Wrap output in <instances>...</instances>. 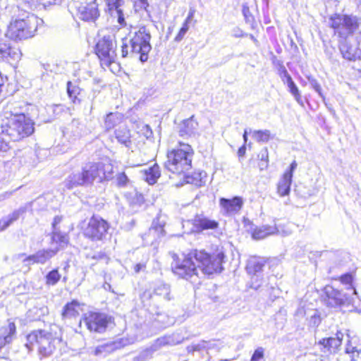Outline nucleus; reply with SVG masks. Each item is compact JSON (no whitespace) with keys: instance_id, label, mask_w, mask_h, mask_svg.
Listing matches in <instances>:
<instances>
[{"instance_id":"64","label":"nucleus","mask_w":361,"mask_h":361,"mask_svg":"<svg viewBox=\"0 0 361 361\" xmlns=\"http://www.w3.org/2000/svg\"><path fill=\"white\" fill-rule=\"evenodd\" d=\"M290 74L288 73V71L286 68H283L281 72V78L282 80H283V78H286Z\"/></svg>"},{"instance_id":"61","label":"nucleus","mask_w":361,"mask_h":361,"mask_svg":"<svg viewBox=\"0 0 361 361\" xmlns=\"http://www.w3.org/2000/svg\"><path fill=\"white\" fill-rule=\"evenodd\" d=\"M356 350V348L348 345L347 347L345 348V353L352 355L353 353L355 352Z\"/></svg>"},{"instance_id":"14","label":"nucleus","mask_w":361,"mask_h":361,"mask_svg":"<svg viewBox=\"0 0 361 361\" xmlns=\"http://www.w3.org/2000/svg\"><path fill=\"white\" fill-rule=\"evenodd\" d=\"M59 249H42L36 252L33 255H28L23 259L24 264L29 267L30 265L34 264H44L50 259L54 257Z\"/></svg>"},{"instance_id":"12","label":"nucleus","mask_w":361,"mask_h":361,"mask_svg":"<svg viewBox=\"0 0 361 361\" xmlns=\"http://www.w3.org/2000/svg\"><path fill=\"white\" fill-rule=\"evenodd\" d=\"M108 11L111 16L117 18L120 26H127L126 18L128 16V0H106Z\"/></svg>"},{"instance_id":"25","label":"nucleus","mask_w":361,"mask_h":361,"mask_svg":"<svg viewBox=\"0 0 361 361\" xmlns=\"http://www.w3.org/2000/svg\"><path fill=\"white\" fill-rule=\"evenodd\" d=\"M51 240L52 245L55 243L58 245L52 249H59V251L68 245L69 237L67 233L61 232L59 229H55L51 232Z\"/></svg>"},{"instance_id":"1","label":"nucleus","mask_w":361,"mask_h":361,"mask_svg":"<svg viewBox=\"0 0 361 361\" xmlns=\"http://www.w3.org/2000/svg\"><path fill=\"white\" fill-rule=\"evenodd\" d=\"M225 255L222 251L212 255L203 250L190 252L182 261L176 260L171 264L173 273L179 277L188 279L198 275L201 271L204 274L210 275L220 273L223 270L222 263Z\"/></svg>"},{"instance_id":"15","label":"nucleus","mask_w":361,"mask_h":361,"mask_svg":"<svg viewBox=\"0 0 361 361\" xmlns=\"http://www.w3.org/2000/svg\"><path fill=\"white\" fill-rule=\"evenodd\" d=\"M63 133L70 141H75L86 133V128L82 121L74 118L64 128Z\"/></svg>"},{"instance_id":"27","label":"nucleus","mask_w":361,"mask_h":361,"mask_svg":"<svg viewBox=\"0 0 361 361\" xmlns=\"http://www.w3.org/2000/svg\"><path fill=\"white\" fill-rule=\"evenodd\" d=\"M280 233V231L276 226H263L256 228L253 231L252 236L255 240H262L270 235Z\"/></svg>"},{"instance_id":"56","label":"nucleus","mask_w":361,"mask_h":361,"mask_svg":"<svg viewBox=\"0 0 361 361\" xmlns=\"http://www.w3.org/2000/svg\"><path fill=\"white\" fill-rule=\"evenodd\" d=\"M13 194V192H5L0 195V201L9 198Z\"/></svg>"},{"instance_id":"20","label":"nucleus","mask_w":361,"mask_h":361,"mask_svg":"<svg viewBox=\"0 0 361 361\" xmlns=\"http://www.w3.org/2000/svg\"><path fill=\"white\" fill-rule=\"evenodd\" d=\"M340 51L343 55V57L349 61H355L360 59V53L357 51V48L355 40L351 42L350 40L345 39V41L340 45Z\"/></svg>"},{"instance_id":"39","label":"nucleus","mask_w":361,"mask_h":361,"mask_svg":"<svg viewBox=\"0 0 361 361\" xmlns=\"http://www.w3.org/2000/svg\"><path fill=\"white\" fill-rule=\"evenodd\" d=\"M287 86L288 87L290 93L294 97L297 102L298 104H302L300 92L294 81L288 82V85Z\"/></svg>"},{"instance_id":"26","label":"nucleus","mask_w":361,"mask_h":361,"mask_svg":"<svg viewBox=\"0 0 361 361\" xmlns=\"http://www.w3.org/2000/svg\"><path fill=\"white\" fill-rule=\"evenodd\" d=\"M343 337V334L341 332H337L336 337L323 338L319 341V344L324 345V348H328V350L331 353H335L341 346Z\"/></svg>"},{"instance_id":"38","label":"nucleus","mask_w":361,"mask_h":361,"mask_svg":"<svg viewBox=\"0 0 361 361\" xmlns=\"http://www.w3.org/2000/svg\"><path fill=\"white\" fill-rule=\"evenodd\" d=\"M61 274L58 269H54L47 273L45 276L46 283L49 286H55L61 279Z\"/></svg>"},{"instance_id":"60","label":"nucleus","mask_w":361,"mask_h":361,"mask_svg":"<svg viewBox=\"0 0 361 361\" xmlns=\"http://www.w3.org/2000/svg\"><path fill=\"white\" fill-rule=\"evenodd\" d=\"M61 221V218L59 216H55L54 221L52 222L53 230L58 229L56 228V225L59 224Z\"/></svg>"},{"instance_id":"10","label":"nucleus","mask_w":361,"mask_h":361,"mask_svg":"<svg viewBox=\"0 0 361 361\" xmlns=\"http://www.w3.org/2000/svg\"><path fill=\"white\" fill-rule=\"evenodd\" d=\"M324 293L326 295V302L331 307H341L350 305L354 306L356 297L350 293H344L342 290L335 289L331 286H326L324 288Z\"/></svg>"},{"instance_id":"54","label":"nucleus","mask_w":361,"mask_h":361,"mask_svg":"<svg viewBox=\"0 0 361 361\" xmlns=\"http://www.w3.org/2000/svg\"><path fill=\"white\" fill-rule=\"evenodd\" d=\"M297 166H298V164L295 161H293L290 166H289V169L287 170L285 173H289V174L291 175V178H293V171L295 170V169L297 168Z\"/></svg>"},{"instance_id":"19","label":"nucleus","mask_w":361,"mask_h":361,"mask_svg":"<svg viewBox=\"0 0 361 361\" xmlns=\"http://www.w3.org/2000/svg\"><path fill=\"white\" fill-rule=\"evenodd\" d=\"M192 224L196 232L215 230L219 227L218 221L209 219L203 214H196L192 219Z\"/></svg>"},{"instance_id":"5","label":"nucleus","mask_w":361,"mask_h":361,"mask_svg":"<svg viewBox=\"0 0 361 361\" xmlns=\"http://www.w3.org/2000/svg\"><path fill=\"white\" fill-rule=\"evenodd\" d=\"M193 150L188 144L180 142L179 147L169 151L165 167L173 173L182 174L192 167Z\"/></svg>"},{"instance_id":"21","label":"nucleus","mask_w":361,"mask_h":361,"mask_svg":"<svg viewBox=\"0 0 361 361\" xmlns=\"http://www.w3.org/2000/svg\"><path fill=\"white\" fill-rule=\"evenodd\" d=\"M165 221H161L160 217L157 216L152 221V226L149 228L147 237L152 236L154 240H157L160 238L165 235L166 232L164 230Z\"/></svg>"},{"instance_id":"43","label":"nucleus","mask_w":361,"mask_h":361,"mask_svg":"<svg viewBox=\"0 0 361 361\" xmlns=\"http://www.w3.org/2000/svg\"><path fill=\"white\" fill-rule=\"evenodd\" d=\"M149 4L148 0H135L134 2V8L135 12L145 11V12H147L149 13Z\"/></svg>"},{"instance_id":"2","label":"nucleus","mask_w":361,"mask_h":361,"mask_svg":"<svg viewBox=\"0 0 361 361\" xmlns=\"http://www.w3.org/2000/svg\"><path fill=\"white\" fill-rule=\"evenodd\" d=\"M114 178V167L111 164L89 162L82 166L80 171L71 173L65 179L64 186L71 190L78 186H87L94 180L102 183Z\"/></svg>"},{"instance_id":"57","label":"nucleus","mask_w":361,"mask_h":361,"mask_svg":"<svg viewBox=\"0 0 361 361\" xmlns=\"http://www.w3.org/2000/svg\"><path fill=\"white\" fill-rule=\"evenodd\" d=\"M145 268V265L143 264L138 263L135 265L134 271L135 273H139L142 269Z\"/></svg>"},{"instance_id":"24","label":"nucleus","mask_w":361,"mask_h":361,"mask_svg":"<svg viewBox=\"0 0 361 361\" xmlns=\"http://www.w3.org/2000/svg\"><path fill=\"white\" fill-rule=\"evenodd\" d=\"M183 341V338H180L178 335L165 336L157 338L152 346L154 350H157L162 346L176 345Z\"/></svg>"},{"instance_id":"28","label":"nucleus","mask_w":361,"mask_h":361,"mask_svg":"<svg viewBox=\"0 0 361 361\" xmlns=\"http://www.w3.org/2000/svg\"><path fill=\"white\" fill-rule=\"evenodd\" d=\"M291 183V175L289 173H284L277 186V192L280 196L283 197L289 194Z\"/></svg>"},{"instance_id":"3","label":"nucleus","mask_w":361,"mask_h":361,"mask_svg":"<svg viewBox=\"0 0 361 361\" xmlns=\"http://www.w3.org/2000/svg\"><path fill=\"white\" fill-rule=\"evenodd\" d=\"M150 40L149 31L145 27H140L129 40L127 39L122 40V57H138L141 62H146L152 49Z\"/></svg>"},{"instance_id":"44","label":"nucleus","mask_w":361,"mask_h":361,"mask_svg":"<svg viewBox=\"0 0 361 361\" xmlns=\"http://www.w3.org/2000/svg\"><path fill=\"white\" fill-rule=\"evenodd\" d=\"M113 349L112 345L103 344L97 346L92 351V353L96 355H102L104 353H109Z\"/></svg>"},{"instance_id":"35","label":"nucleus","mask_w":361,"mask_h":361,"mask_svg":"<svg viewBox=\"0 0 361 361\" xmlns=\"http://www.w3.org/2000/svg\"><path fill=\"white\" fill-rule=\"evenodd\" d=\"M340 281L342 284L346 286V290L348 293H350L353 295H355L356 298H357V293L356 289L353 286V277L350 274H345L340 277Z\"/></svg>"},{"instance_id":"63","label":"nucleus","mask_w":361,"mask_h":361,"mask_svg":"<svg viewBox=\"0 0 361 361\" xmlns=\"http://www.w3.org/2000/svg\"><path fill=\"white\" fill-rule=\"evenodd\" d=\"M268 163L269 161H260L259 163V166L261 170H263L264 169H267L268 167Z\"/></svg>"},{"instance_id":"22","label":"nucleus","mask_w":361,"mask_h":361,"mask_svg":"<svg viewBox=\"0 0 361 361\" xmlns=\"http://www.w3.org/2000/svg\"><path fill=\"white\" fill-rule=\"evenodd\" d=\"M25 212L26 209L25 207H20L7 216L2 217L0 219V231H3L8 228L13 222L16 221L20 216L24 214Z\"/></svg>"},{"instance_id":"40","label":"nucleus","mask_w":361,"mask_h":361,"mask_svg":"<svg viewBox=\"0 0 361 361\" xmlns=\"http://www.w3.org/2000/svg\"><path fill=\"white\" fill-rule=\"evenodd\" d=\"M322 319L319 312L317 310H312V314L308 319V326L311 327H317L321 323Z\"/></svg>"},{"instance_id":"46","label":"nucleus","mask_w":361,"mask_h":361,"mask_svg":"<svg viewBox=\"0 0 361 361\" xmlns=\"http://www.w3.org/2000/svg\"><path fill=\"white\" fill-rule=\"evenodd\" d=\"M250 361H265L264 348L262 347L256 348L251 357Z\"/></svg>"},{"instance_id":"31","label":"nucleus","mask_w":361,"mask_h":361,"mask_svg":"<svg viewBox=\"0 0 361 361\" xmlns=\"http://www.w3.org/2000/svg\"><path fill=\"white\" fill-rule=\"evenodd\" d=\"M249 133L257 142L267 143L271 139V132L269 130H252L249 128Z\"/></svg>"},{"instance_id":"42","label":"nucleus","mask_w":361,"mask_h":361,"mask_svg":"<svg viewBox=\"0 0 361 361\" xmlns=\"http://www.w3.org/2000/svg\"><path fill=\"white\" fill-rule=\"evenodd\" d=\"M115 181L118 187L124 188L129 183V178L124 172H121L116 175Z\"/></svg>"},{"instance_id":"49","label":"nucleus","mask_w":361,"mask_h":361,"mask_svg":"<svg viewBox=\"0 0 361 361\" xmlns=\"http://www.w3.org/2000/svg\"><path fill=\"white\" fill-rule=\"evenodd\" d=\"M48 111H51L54 116H57L63 111V106L61 104L52 105L48 107Z\"/></svg>"},{"instance_id":"48","label":"nucleus","mask_w":361,"mask_h":361,"mask_svg":"<svg viewBox=\"0 0 361 361\" xmlns=\"http://www.w3.org/2000/svg\"><path fill=\"white\" fill-rule=\"evenodd\" d=\"M87 259L101 260L106 258V255L103 252H98L92 254H87L86 255Z\"/></svg>"},{"instance_id":"36","label":"nucleus","mask_w":361,"mask_h":361,"mask_svg":"<svg viewBox=\"0 0 361 361\" xmlns=\"http://www.w3.org/2000/svg\"><path fill=\"white\" fill-rule=\"evenodd\" d=\"M122 116L119 113H109L106 115L104 126L107 130L113 128L121 120Z\"/></svg>"},{"instance_id":"13","label":"nucleus","mask_w":361,"mask_h":361,"mask_svg":"<svg viewBox=\"0 0 361 361\" xmlns=\"http://www.w3.org/2000/svg\"><path fill=\"white\" fill-rule=\"evenodd\" d=\"M111 322V317L98 312H90L84 319V323L90 331L103 333L106 331L108 324Z\"/></svg>"},{"instance_id":"45","label":"nucleus","mask_w":361,"mask_h":361,"mask_svg":"<svg viewBox=\"0 0 361 361\" xmlns=\"http://www.w3.org/2000/svg\"><path fill=\"white\" fill-rule=\"evenodd\" d=\"M307 80H308V81H309L312 88L314 89V91L318 93L319 96L321 98L324 99V95L322 94V92L321 85L318 82V81L316 79H314V78L310 77V76L307 77Z\"/></svg>"},{"instance_id":"51","label":"nucleus","mask_w":361,"mask_h":361,"mask_svg":"<svg viewBox=\"0 0 361 361\" xmlns=\"http://www.w3.org/2000/svg\"><path fill=\"white\" fill-rule=\"evenodd\" d=\"M260 161H269V152L267 147L263 148L258 154Z\"/></svg>"},{"instance_id":"37","label":"nucleus","mask_w":361,"mask_h":361,"mask_svg":"<svg viewBox=\"0 0 361 361\" xmlns=\"http://www.w3.org/2000/svg\"><path fill=\"white\" fill-rule=\"evenodd\" d=\"M154 293L156 295L163 296L164 299L167 301L171 300L170 286L167 284L157 285L154 290Z\"/></svg>"},{"instance_id":"6","label":"nucleus","mask_w":361,"mask_h":361,"mask_svg":"<svg viewBox=\"0 0 361 361\" xmlns=\"http://www.w3.org/2000/svg\"><path fill=\"white\" fill-rule=\"evenodd\" d=\"M25 346L29 352L32 350L35 344L38 345V355L40 359L50 357L56 348V336L46 329L32 331L27 336Z\"/></svg>"},{"instance_id":"9","label":"nucleus","mask_w":361,"mask_h":361,"mask_svg":"<svg viewBox=\"0 0 361 361\" xmlns=\"http://www.w3.org/2000/svg\"><path fill=\"white\" fill-rule=\"evenodd\" d=\"M109 227L106 221L99 216L93 215L82 228V233L92 241L102 240L106 236Z\"/></svg>"},{"instance_id":"52","label":"nucleus","mask_w":361,"mask_h":361,"mask_svg":"<svg viewBox=\"0 0 361 361\" xmlns=\"http://www.w3.org/2000/svg\"><path fill=\"white\" fill-rule=\"evenodd\" d=\"M354 40L356 44V46H357V51H359L360 52V53H359V54H360L359 56L361 59V33L357 34L355 36V38Z\"/></svg>"},{"instance_id":"17","label":"nucleus","mask_w":361,"mask_h":361,"mask_svg":"<svg viewBox=\"0 0 361 361\" xmlns=\"http://www.w3.org/2000/svg\"><path fill=\"white\" fill-rule=\"evenodd\" d=\"M199 124L192 116L189 118L183 120L177 126L178 134L184 138L195 137L198 135Z\"/></svg>"},{"instance_id":"16","label":"nucleus","mask_w":361,"mask_h":361,"mask_svg":"<svg viewBox=\"0 0 361 361\" xmlns=\"http://www.w3.org/2000/svg\"><path fill=\"white\" fill-rule=\"evenodd\" d=\"M78 11L79 18L85 21L94 22L100 15L96 0L90 3L82 4L78 7Z\"/></svg>"},{"instance_id":"7","label":"nucleus","mask_w":361,"mask_h":361,"mask_svg":"<svg viewBox=\"0 0 361 361\" xmlns=\"http://www.w3.org/2000/svg\"><path fill=\"white\" fill-rule=\"evenodd\" d=\"M37 20L34 16H27L23 19H16L11 22L8 27V35L15 40L32 37L37 31Z\"/></svg>"},{"instance_id":"55","label":"nucleus","mask_w":361,"mask_h":361,"mask_svg":"<svg viewBox=\"0 0 361 361\" xmlns=\"http://www.w3.org/2000/svg\"><path fill=\"white\" fill-rule=\"evenodd\" d=\"M63 0H43L42 4L51 5V4H61Z\"/></svg>"},{"instance_id":"30","label":"nucleus","mask_w":361,"mask_h":361,"mask_svg":"<svg viewBox=\"0 0 361 361\" xmlns=\"http://www.w3.org/2000/svg\"><path fill=\"white\" fill-rule=\"evenodd\" d=\"M78 306L79 303L75 300L67 303L63 308L61 313L62 319H71L78 315L79 313L76 309Z\"/></svg>"},{"instance_id":"58","label":"nucleus","mask_w":361,"mask_h":361,"mask_svg":"<svg viewBox=\"0 0 361 361\" xmlns=\"http://www.w3.org/2000/svg\"><path fill=\"white\" fill-rule=\"evenodd\" d=\"M245 151H246V147H245V144L243 145V146H241L239 149H238V154L239 157H243L245 154Z\"/></svg>"},{"instance_id":"33","label":"nucleus","mask_w":361,"mask_h":361,"mask_svg":"<svg viewBox=\"0 0 361 361\" xmlns=\"http://www.w3.org/2000/svg\"><path fill=\"white\" fill-rule=\"evenodd\" d=\"M115 136L118 142L124 145L126 147H129L130 141V131L126 127H120L115 130Z\"/></svg>"},{"instance_id":"29","label":"nucleus","mask_w":361,"mask_h":361,"mask_svg":"<svg viewBox=\"0 0 361 361\" xmlns=\"http://www.w3.org/2000/svg\"><path fill=\"white\" fill-rule=\"evenodd\" d=\"M266 261L262 258L253 257L249 259L247 271L250 274H261Z\"/></svg>"},{"instance_id":"62","label":"nucleus","mask_w":361,"mask_h":361,"mask_svg":"<svg viewBox=\"0 0 361 361\" xmlns=\"http://www.w3.org/2000/svg\"><path fill=\"white\" fill-rule=\"evenodd\" d=\"M27 256L25 253H20V254H18V255H16L13 257V260H17V259H23L24 258H25Z\"/></svg>"},{"instance_id":"8","label":"nucleus","mask_w":361,"mask_h":361,"mask_svg":"<svg viewBox=\"0 0 361 361\" xmlns=\"http://www.w3.org/2000/svg\"><path fill=\"white\" fill-rule=\"evenodd\" d=\"M329 25L338 36L346 39L352 35L359 26L355 16L335 13L329 18Z\"/></svg>"},{"instance_id":"53","label":"nucleus","mask_w":361,"mask_h":361,"mask_svg":"<svg viewBox=\"0 0 361 361\" xmlns=\"http://www.w3.org/2000/svg\"><path fill=\"white\" fill-rule=\"evenodd\" d=\"M351 361H361V350H356L350 355Z\"/></svg>"},{"instance_id":"41","label":"nucleus","mask_w":361,"mask_h":361,"mask_svg":"<svg viewBox=\"0 0 361 361\" xmlns=\"http://www.w3.org/2000/svg\"><path fill=\"white\" fill-rule=\"evenodd\" d=\"M250 288L254 290H258L263 283V279L261 274H251Z\"/></svg>"},{"instance_id":"11","label":"nucleus","mask_w":361,"mask_h":361,"mask_svg":"<svg viewBox=\"0 0 361 361\" xmlns=\"http://www.w3.org/2000/svg\"><path fill=\"white\" fill-rule=\"evenodd\" d=\"M95 51L104 65L110 66L116 58V42L110 36H105L97 43Z\"/></svg>"},{"instance_id":"47","label":"nucleus","mask_w":361,"mask_h":361,"mask_svg":"<svg viewBox=\"0 0 361 361\" xmlns=\"http://www.w3.org/2000/svg\"><path fill=\"white\" fill-rule=\"evenodd\" d=\"M188 29H189L188 23L187 21H185V23L183 24L181 28L180 29L178 35L176 36L175 41L176 42L181 41L183 39L186 32H188Z\"/></svg>"},{"instance_id":"4","label":"nucleus","mask_w":361,"mask_h":361,"mask_svg":"<svg viewBox=\"0 0 361 361\" xmlns=\"http://www.w3.org/2000/svg\"><path fill=\"white\" fill-rule=\"evenodd\" d=\"M2 134L14 142L30 136L35 131L34 121L25 114L11 115L1 126Z\"/></svg>"},{"instance_id":"18","label":"nucleus","mask_w":361,"mask_h":361,"mask_svg":"<svg viewBox=\"0 0 361 361\" xmlns=\"http://www.w3.org/2000/svg\"><path fill=\"white\" fill-rule=\"evenodd\" d=\"M219 204L223 214L231 215L240 210L243 201L240 197H234L232 199L221 197L219 200Z\"/></svg>"},{"instance_id":"32","label":"nucleus","mask_w":361,"mask_h":361,"mask_svg":"<svg viewBox=\"0 0 361 361\" xmlns=\"http://www.w3.org/2000/svg\"><path fill=\"white\" fill-rule=\"evenodd\" d=\"M82 90L78 86L76 82L68 81L67 82V93L70 99H72L73 103H80V99L79 96L81 94Z\"/></svg>"},{"instance_id":"59","label":"nucleus","mask_w":361,"mask_h":361,"mask_svg":"<svg viewBox=\"0 0 361 361\" xmlns=\"http://www.w3.org/2000/svg\"><path fill=\"white\" fill-rule=\"evenodd\" d=\"M194 346H195V351H200L202 350L203 348H205L204 346V343L202 342V343H197V344H193Z\"/></svg>"},{"instance_id":"23","label":"nucleus","mask_w":361,"mask_h":361,"mask_svg":"<svg viewBox=\"0 0 361 361\" xmlns=\"http://www.w3.org/2000/svg\"><path fill=\"white\" fill-rule=\"evenodd\" d=\"M140 173L142 178L149 185L156 183L161 176L160 167L157 164H154L153 166L141 171Z\"/></svg>"},{"instance_id":"50","label":"nucleus","mask_w":361,"mask_h":361,"mask_svg":"<svg viewBox=\"0 0 361 361\" xmlns=\"http://www.w3.org/2000/svg\"><path fill=\"white\" fill-rule=\"evenodd\" d=\"M243 14L246 21L250 22L253 20V16L251 15L249 7L247 5L243 6Z\"/></svg>"},{"instance_id":"34","label":"nucleus","mask_w":361,"mask_h":361,"mask_svg":"<svg viewBox=\"0 0 361 361\" xmlns=\"http://www.w3.org/2000/svg\"><path fill=\"white\" fill-rule=\"evenodd\" d=\"M17 51L6 43H0V59H8V58L16 59L18 56Z\"/></svg>"}]
</instances>
